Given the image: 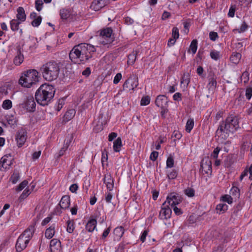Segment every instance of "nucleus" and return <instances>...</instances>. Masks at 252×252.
Segmentation results:
<instances>
[{
  "mask_svg": "<svg viewBox=\"0 0 252 252\" xmlns=\"http://www.w3.org/2000/svg\"><path fill=\"white\" fill-rule=\"evenodd\" d=\"M72 138H73L72 134H71L70 135H69V137H68V139H65V142H66V143L63 146V147L62 148V149L60 150V151L59 152V157H61L64 155L65 152L67 149L68 146H69L70 143L71 142V141L72 139Z\"/></svg>",
  "mask_w": 252,
  "mask_h": 252,
  "instance_id": "obj_26",
  "label": "nucleus"
},
{
  "mask_svg": "<svg viewBox=\"0 0 252 252\" xmlns=\"http://www.w3.org/2000/svg\"><path fill=\"white\" fill-rule=\"evenodd\" d=\"M2 108L4 109L8 110L12 107V102L9 99H6L3 101L2 105Z\"/></svg>",
  "mask_w": 252,
  "mask_h": 252,
  "instance_id": "obj_41",
  "label": "nucleus"
},
{
  "mask_svg": "<svg viewBox=\"0 0 252 252\" xmlns=\"http://www.w3.org/2000/svg\"><path fill=\"white\" fill-rule=\"evenodd\" d=\"M17 14H16L17 19L21 22H24L26 19V15L23 7H19L17 9Z\"/></svg>",
  "mask_w": 252,
  "mask_h": 252,
  "instance_id": "obj_24",
  "label": "nucleus"
},
{
  "mask_svg": "<svg viewBox=\"0 0 252 252\" xmlns=\"http://www.w3.org/2000/svg\"><path fill=\"white\" fill-rule=\"evenodd\" d=\"M221 200L224 202H227L228 204H231L233 202L232 197L228 194H225L221 197Z\"/></svg>",
  "mask_w": 252,
  "mask_h": 252,
  "instance_id": "obj_39",
  "label": "nucleus"
},
{
  "mask_svg": "<svg viewBox=\"0 0 252 252\" xmlns=\"http://www.w3.org/2000/svg\"><path fill=\"white\" fill-rule=\"evenodd\" d=\"M158 156V153L157 151H153L150 155V158L153 161L157 160Z\"/></svg>",
  "mask_w": 252,
  "mask_h": 252,
  "instance_id": "obj_61",
  "label": "nucleus"
},
{
  "mask_svg": "<svg viewBox=\"0 0 252 252\" xmlns=\"http://www.w3.org/2000/svg\"><path fill=\"white\" fill-rule=\"evenodd\" d=\"M28 182L27 180L23 181L20 185L17 187L16 190L18 191L22 190L24 189L28 185Z\"/></svg>",
  "mask_w": 252,
  "mask_h": 252,
  "instance_id": "obj_50",
  "label": "nucleus"
},
{
  "mask_svg": "<svg viewBox=\"0 0 252 252\" xmlns=\"http://www.w3.org/2000/svg\"><path fill=\"white\" fill-rule=\"evenodd\" d=\"M211 58L214 60H218L220 59V52L219 51L213 50L210 52Z\"/></svg>",
  "mask_w": 252,
  "mask_h": 252,
  "instance_id": "obj_44",
  "label": "nucleus"
},
{
  "mask_svg": "<svg viewBox=\"0 0 252 252\" xmlns=\"http://www.w3.org/2000/svg\"><path fill=\"white\" fill-rule=\"evenodd\" d=\"M189 82V73H184L181 79V84H185V85L187 86Z\"/></svg>",
  "mask_w": 252,
  "mask_h": 252,
  "instance_id": "obj_37",
  "label": "nucleus"
},
{
  "mask_svg": "<svg viewBox=\"0 0 252 252\" xmlns=\"http://www.w3.org/2000/svg\"><path fill=\"white\" fill-rule=\"evenodd\" d=\"M172 37L177 39L179 38V29L177 27H174L172 29Z\"/></svg>",
  "mask_w": 252,
  "mask_h": 252,
  "instance_id": "obj_56",
  "label": "nucleus"
},
{
  "mask_svg": "<svg viewBox=\"0 0 252 252\" xmlns=\"http://www.w3.org/2000/svg\"><path fill=\"white\" fill-rule=\"evenodd\" d=\"M236 8L237 5L236 4L231 5L228 13V15L229 17H233L234 16L235 12L236 11Z\"/></svg>",
  "mask_w": 252,
  "mask_h": 252,
  "instance_id": "obj_45",
  "label": "nucleus"
},
{
  "mask_svg": "<svg viewBox=\"0 0 252 252\" xmlns=\"http://www.w3.org/2000/svg\"><path fill=\"white\" fill-rule=\"evenodd\" d=\"M246 96L250 99L252 96V88H249L246 89Z\"/></svg>",
  "mask_w": 252,
  "mask_h": 252,
  "instance_id": "obj_64",
  "label": "nucleus"
},
{
  "mask_svg": "<svg viewBox=\"0 0 252 252\" xmlns=\"http://www.w3.org/2000/svg\"><path fill=\"white\" fill-rule=\"evenodd\" d=\"M69 12L67 10L62 9L60 10V16L62 19L66 20L69 17Z\"/></svg>",
  "mask_w": 252,
  "mask_h": 252,
  "instance_id": "obj_42",
  "label": "nucleus"
},
{
  "mask_svg": "<svg viewBox=\"0 0 252 252\" xmlns=\"http://www.w3.org/2000/svg\"><path fill=\"white\" fill-rule=\"evenodd\" d=\"M164 202L161 206V210L159 212V217L161 220H167L171 217L172 214L171 208Z\"/></svg>",
  "mask_w": 252,
  "mask_h": 252,
  "instance_id": "obj_12",
  "label": "nucleus"
},
{
  "mask_svg": "<svg viewBox=\"0 0 252 252\" xmlns=\"http://www.w3.org/2000/svg\"><path fill=\"white\" fill-rule=\"evenodd\" d=\"M148 233H149V230L146 229V230H145L142 233V234L140 236V240L142 243H144L145 241L146 237L148 235Z\"/></svg>",
  "mask_w": 252,
  "mask_h": 252,
  "instance_id": "obj_60",
  "label": "nucleus"
},
{
  "mask_svg": "<svg viewBox=\"0 0 252 252\" xmlns=\"http://www.w3.org/2000/svg\"><path fill=\"white\" fill-rule=\"evenodd\" d=\"M168 102V98L165 95H158L155 101L156 105L161 109H163L164 112H167Z\"/></svg>",
  "mask_w": 252,
  "mask_h": 252,
  "instance_id": "obj_11",
  "label": "nucleus"
},
{
  "mask_svg": "<svg viewBox=\"0 0 252 252\" xmlns=\"http://www.w3.org/2000/svg\"><path fill=\"white\" fill-rule=\"evenodd\" d=\"M113 30L111 28H107L101 31L99 34V42L105 45L112 43L114 40Z\"/></svg>",
  "mask_w": 252,
  "mask_h": 252,
  "instance_id": "obj_6",
  "label": "nucleus"
},
{
  "mask_svg": "<svg viewBox=\"0 0 252 252\" xmlns=\"http://www.w3.org/2000/svg\"><path fill=\"white\" fill-rule=\"evenodd\" d=\"M36 103L34 100L33 97L31 96L28 97L25 103V107L30 111L33 112L35 111Z\"/></svg>",
  "mask_w": 252,
  "mask_h": 252,
  "instance_id": "obj_19",
  "label": "nucleus"
},
{
  "mask_svg": "<svg viewBox=\"0 0 252 252\" xmlns=\"http://www.w3.org/2000/svg\"><path fill=\"white\" fill-rule=\"evenodd\" d=\"M43 77L48 81L56 80L59 76L60 70V65L56 62H49L40 67Z\"/></svg>",
  "mask_w": 252,
  "mask_h": 252,
  "instance_id": "obj_3",
  "label": "nucleus"
},
{
  "mask_svg": "<svg viewBox=\"0 0 252 252\" xmlns=\"http://www.w3.org/2000/svg\"><path fill=\"white\" fill-rule=\"evenodd\" d=\"M55 224H53L48 228H47L45 232V236L46 238L50 239L55 234Z\"/></svg>",
  "mask_w": 252,
  "mask_h": 252,
  "instance_id": "obj_27",
  "label": "nucleus"
},
{
  "mask_svg": "<svg viewBox=\"0 0 252 252\" xmlns=\"http://www.w3.org/2000/svg\"><path fill=\"white\" fill-rule=\"evenodd\" d=\"M241 58V54L239 53H234L230 58V61L234 63L237 64L239 63Z\"/></svg>",
  "mask_w": 252,
  "mask_h": 252,
  "instance_id": "obj_34",
  "label": "nucleus"
},
{
  "mask_svg": "<svg viewBox=\"0 0 252 252\" xmlns=\"http://www.w3.org/2000/svg\"><path fill=\"white\" fill-rule=\"evenodd\" d=\"M150 97L149 96L147 95L145 96H143L140 102V104L142 106H145L149 104L150 103Z\"/></svg>",
  "mask_w": 252,
  "mask_h": 252,
  "instance_id": "obj_46",
  "label": "nucleus"
},
{
  "mask_svg": "<svg viewBox=\"0 0 252 252\" xmlns=\"http://www.w3.org/2000/svg\"><path fill=\"white\" fill-rule=\"evenodd\" d=\"M75 114V111L74 109H70L65 113L63 117V121L67 122L73 118Z\"/></svg>",
  "mask_w": 252,
  "mask_h": 252,
  "instance_id": "obj_31",
  "label": "nucleus"
},
{
  "mask_svg": "<svg viewBox=\"0 0 252 252\" xmlns=\"http://www.w3.org/2000/svg\"><path fill=\"white\" fill-rule=\"evenodd\" d=\"M216 76L214 74H210L208 77V83L207 84V88L209 93L213 94L216 90L217 87V80Z\"/></svg>",
  "mask_w": 252,
  "mask_h": 252,
  "instance_id": "obj_14",
  "label": "nucleus"
},
{
  "mask_svg": "<svg viewBox=\"0 0 252 252\" xmlns=\"http://www.w3.org/2000/svg\"><path fill=\"white\" fill-rule=\"evenodd\" d=\"M105 0H94L91 7L95 11H98L105 5Z\"/></svg>",
  "mask_w": 252,
  "mask_h": 252,
  "instance_id": "obj_22",
  "label": "nucleus"
},
{
  "mask_svg": "<svg viewBox=\"0 0 252 252\" xmlns=\"http://www.w3.org/2000/svg\"><path fill=\"white\" fill-rule=\"evenodd\" d=\"M228 209V206L224 203H220L216 206L217 213L220 214L224 213Z\"/></svg>",
  "mask_w": 252,
  "mask_h": 252,
  "instance_id": "obj_30",
  "label": "nucleus"
},
{
  "mask_svg": "<svg viewBox=\"0 0 252 252\" xmlns=\"http://www.w3.org/2000/svg\"><path fill=\"white\" fill-rule=\"evenodd\" d=\"M128 243H126L124 242H121L118 246L116 250V252H124V250Z\"/></svg>",
  "mask_w": 252,
  "mask_h": 252,
  "instance_id": "obj_49",
  "label": "nucleus"
},
{
  "mask_svg": "<svg viewBox=\"0 0 252 252\" xmlns=\"http://www.w3.org/2000/svg\"><path fill=\"white\" fill-rule=\"evenodd\" d=\"M241 79H244V83H247L249 80V73L247 70L244 71L241 76Z\"/></svg>",
  "mask_w": 252,
  "mask_h": 252,
  "instance_id": "obj_51",
  "label": "nucleus"
},
{
  "mask_svg": "<svg viewBox=\"0 0 252 252\" xmlns=\"http://www.w3.org/2000/svg\"><path fill=\"white\" fill-rule=\"evenodd\" d=\"M13 158L10 154L5 155L0 159V170L9 169L13 164Z\"/></svg>",
  "mask_w": 252,
  "mask_h": 252,
  "instance_id": "obj_9",
  "label": "nucleus"
},
{
  "mask_svg": "<svg viewBox=\"0 0 252 252\" xmlns=\"http://www.w3.org/2000/svg\"><path fill=\"white\" fill-rule=\"evenodd\" d=\"M138 52L137 51H133L131 53L129 54L127 57V63L129 65H132L135 63L137 55Z\"/></svg>",
  "mask_w": 252,
  "mask_h": 252,
  "instance_id": "obj_28",
  "label": "nucleus"
},
{
  "mask_svg": "<svg viewBox=\"0 0 252 252\" xmlns=\"http://www.w3.org/2000/svg\"><path fill=\"white\" fill-rule=\"evenodd\" d=\"M70 199L69 195H64L61 198L59 205L63 209H66L69 206Z\"/></svg>",
  "mask_w": 252,
  "mask_h": 252,
  "instance_id": "obj_21",
  "label": "nucleus"
},
{
  "mask_svg": "<svg viewBox=\"0 0 252 252\" xmlns=\"http://www.w3.org/2000/svg\"><path fill=\"white\" fill-rule=\"evenodd\" d=\"M249 26L245 21H243L240 28L234 30V32L237 31L238 33L244 32L248 29Z\"/></svg>",
  "mask_w": 252,
  "mask_h": 252,
  "instance_id": "obj_38",
  "label": "nucleus"
},
{
  "mask_svg": "<svg viewBox=\"0 0 252 252\" xmlns=\"http://www.w3.org/2000/svg\"><path fill=\"white\" fill-rule=\"evenodd\" d=\"M177 175L178 173L177 171L175 169H173L167 174V177L169 179H174L177 177Z\"/></svg>",
  "mask_w": 252,
  "mask_h": 252,
  "instance_id": "obj_48",
  "label": "nucleus"
},
{
  "mask_svg": "<svg viewBox=\"0 0 252 252\" xmlns=\"http://www.w3.org/2000/svg\"><path fill=\"white\" fill-rule=\"evenodd\" d=\"M122 146V140L120 137H118L114 141L113 143V149L116 152H118L120 151L121 148Z\"/></svg>",
  "mask_w": 252,
  "mask_h": 252,
  "instance_id": "obj_32",
  "label": "nucleus"
},
{
  "mask_svg": "<svg viewBox=\"0 0 252 252\" xmlns=\"http://www.w3.org/2000/svg\"><path fill=\"white\" fill-rule=\"evenodd\" d=\"M30 241L27 239L24 238L21 235L18 237L16 245V250L18 252H21L24 250L27 246V245L29 243Z\"/></svg>",
  "mask_w": 252,
  "mask_h": 252,
  "instance_id": "obj_15",
  "label": "nucleus"
},
{
  "mask_svg": "<svg viewBox=\"0 0 252 252\" xmlns=\"http://www.w3.org/2000/svg\"><path fill=\"white\" fill-rule=\"evenodd\" d=\"M19 174L18 173H14L11 177L12 183L16 184L19 179Z\"/></svg>",
  "mask_w": 252,
  "mask_h": 252,
  "instance_id": "obj_55",
  "label": "nucleus"
},
{
  "mask_svg": "<svg viewBox=\"0 0 252 252\" xmlns=\"http://www.w3.org/2000/svg\"><path fill=\"white\" fill-rule=\"evenodd\" d=\"M190 48L193 54H195L197 49V41L196 39L193 40L190 45Z\"/></svg>",
  "mask_w": 252,
  "mask_h": 252,
  "instance_id": "obj_40",
  "label": "nucleus"
},
{
  "mask_svg": "<svg viewBox=\"0 0 252 252\" xmlns=\"http://www.w3.org/2000/svg\"><path fill=\"white\" fill-rule=\"evenodd\" d=\"M185 194L189 197H193L194 195V190L192 188H188L185 190Z\"/></svg>",
  "mask_w": 252,
  "mask_h": 252,
  "instance_id": "obj_54",
  "label": "nucleus"
},
{
  "mask_svg": "<svg viewBox=\"0 0 252 252\" xmlns=\"http://www.w3.org/2000/svg\"><path fill=\"white\" fill-rule=\"evenodd\" d=\"M27 132L24 129L18 130L16 135V140L19 148L21 147L25 143L27 139Z\"/></svg>",
  "mask_w": 252,
  "mask_h": 252,
  "instance_id": "obj_13",
  "label": "nucleus"
},
{
  "mask_svg": "<svg viewBox=\"0 0 252 252\" xmlns=\"http://www.w3.org/2000/svg\"><path fill=\"white\" fill-rule=\"evenodd\" d=\"M124 232L125 229L123 226H121L115 228L113 231L115 235V239H116L117 240H119L123 236Z\"/></svg>",
  "mask_w": 252,
  "mask_h": 252,
  "instance_id": "obj_25",
  "label": "nucleus"
},
{
  "mask_svg": "<svg viewBox=\"0 0 252 252\" xmlns=\"http://www.w3.org/2000/svg\"><path fill=\"white\" fill-rule=\"evenodd\" d=\"M138 85V78L135 75L130 76L124 83L123 90L126 91L133 90Z\"/></svg>",
  "mask_w": 252,
  "mask_h": 252,
  "instance_id": "obj_7",
  "label": "nucleus"
},
{
  "mask_svg": "<svg viewBox=\"0 0 252 252\" xmlns=\"http://www.w3.org/2000/svg\"><path fill=\"white\" fill-rule=\"evenodd\" d=\"M220 148L219 147H217L214 150L213 152L211 154V157H212L214 159H216L218 157L219 153L220 151Z\"/></svg>",
  "mask_w": 252,
  "mask_h": 252,
  "instance_id": "obj_62",
  "label": "nucleus"
},
{
  "mask_svg": "<svg viewBox=\"0 0 252 252\" xmlns=\"http://www.w3.org/2000/svg\"><path fill=\"white\" fill-rule=\"evenodd\" d=\"M209 38L212 41H215L219 38L218 33L215 32H211L209 33Z\"/></svg>",
  "mask_w": 252,
  "mask_h": 252,
  "instance_id": "obj_58",
  "label": "nucleus"
},
{
  "mask_svg": "<svg viewBox=\"0 0 252 252\" xmlns=\"http://www.w3.org/2000/svg\"><path fill=\"white\" fill-rule=\"evenodd\" d=\"M66 231L69 233H72L75 229L74 221L73 220H68L67 222Z\"/></svg>",
  "mask_w": 252,
  "mask_h": 252,
  "instance_id": "obj_33",
  "label": "nucleus"
},
{
  "mask_svg": "<svg viewBox=\"0 0 252 252\" xmlns=\"http://www.w3.org/2000/svg\"><path fill=\"white\" fill-rule=\"evenodd\" d=\"M55 89L52 85L44 84L36 91L35 98L37 102L41 105L45 106L54 96Z\"/></svg>",
  "mask_w": 252,
  "mask_h": 252,
  "instance_id": "obj_2",
  "label": "nucleus"
},
{
  "mask_svg": "<svg viewBox=\"0 0 252 252\" xmlns=\"http://www.w3.org/2000/svg\"><path fill=\"white\" fill-rule=\"evenodd\" d=\"M38 74L35 69L28 70L22 74L19 83L24 87L30 88L38 82Z\"/></svg>",
  "mask_w": 252,
  "mask_h": 252,
  "instance_id": "obj_5",
  "label": "nucleus"
},
{
  "mask_svg": "<svg viewBox=\"0 0 252 252\" xmlns=\"http://www.w3.org/2000/svg\"><path fill=\"white\" fill-rule=\"evenodd\" d=\"M194 126V120L192 119H189L187 121L186 126V130L188 132H190Z\"/></svg>",
  "mask_w": 252,
  "mask_h": 252,
  "instance_id": "obj_36",
  "label": "nucleus"
},
{
  "mask_svg": "<svg viewBox=\"0 0 252 252\" xmlns=\"http://www.w3.org/2000/svg\"><path fill=\"white\" fill-rule=\"evenodd\" d=\"M201 169L205 174H211L212 173V162L208 158H205L201 162Z\"/></svg>",
  "mask_w": 252,
  "mask_h": 252,
  "instance_id": "obj_16",
  "label": "nucleus"
},
{
  "mask_svg": "<svg viewBox=\"0 0 252 252\" xmlns=\"http://www.w3.org/2000/svg\"><path fill=\"white\" fill-rule=\"evenodd\" d=\"M95 52V47L89 44L81 43L75 46L70 51L69 57L75 63H83L92 57V53Z\"/></svg>",
  "mask_w": 252,
  "mask_h": 252,
  "instance_id": "obj_1",
  "label": "nucleus"
},
{
  "mask_svg": "<svg viewBox=\"0 0 252 252\" xmlns=\"http://www.w3.org/2000/svg\"><path fill=\"white\" fill-rule=\"evenodd\" d=\"M22 22L17 19H12L10 22L11 30L13 32L17 31L19 30V25Z\"/></svg>",
  "mask_w": 252,
  "mask_h": 252,
  "instance_id": "obj_29",
  "label": "nucleus"
},
{
  "mask_svg": "<svg viewBox=\"0 0 252 252\" xmlns=\"http://www.w3.org/2000/svg\"><path fill=\"white\" fill-rule=\"evenodd\" d=\"M8 94V92L7 87H4L0 88V98L2 97L3 95H6Z\"/></svg>",
  "mask_w": 252,
  "mask_h": 252,
  "instance_id": "obj_59",
  "label": "nucleus"
},
{
  "mask_svg": "<svg viewBox=\"0 0 252 252\" xmlns=\"http://www.w3.org/2000/svg\"><path fill=\"white\" fill-rule=\"evenodd\" d=\"M239 127L238 118L235 116L230 115L227 117L224 121L220 125L217 130L218 134L230 132L233 133Z\"/></svg>",
  "mask_w": 252,
  "mask_h": 252,
  "instance_id": "obj_4",
  "label": "nucleus"
},
{
  "mask_svg": "<svg viewBox=\"0 0 252 252\" xmlns=\"http://www.w3.org/2000/svg\"><path fill=\"white\" fill-rule=\"evenodd\" d=\"M113 198V194L112 193L109 192L105 193V199L107 203H111V200Z\"/></svg>",
  "mask_w": 252,
  "mask_h": 252,
  "instance_id": "obj_57",
  "label": "nucleus"
},
{
  "mask_svg": "<svg viewBox=\"0 0 252 252\" xmlns=\"http://www.w3.org/2000/svg\"><path fill=\"white\" fill-rule=\"evenodd\" d=\"M35 8L38 11H41L42 8L43 2L42 0H36L35 2Z\"/></svg>",
  "mask_w": 252,
  "mask_h": 252,
  "instance_id": "obj_52",
  "label": "nucleus"
},
{
  "mask_svg": "<svg viewBox=\"0 0 252 252\" xmlns=\"http://www.w3.org/2000/svg\"><path fill=\"white\" fill-rule=\"evenodd\" d=\"M181 201L182 198L180 196L175 192H172L168 195L164 202L167 203L171 207H173L179 204Z\"/></svg>",
  "mask_w": 252,
  "mask_h": 252,
  "instance_id": "obj_10",
  "label": "nucleus"
},
{
  "mask_svg": "<svg viewBox=\"0 0 252 252\" xmlns=\"http://www.w3.org/2000/svg\"><path fill=\"white\" fill-rule=\"evenodd\" d=\"M61 246V242L57 239H53L50 243L51 252H58Z\"/></svg>",
  "mask_w": 252,
  "mask_h": 252,
  "instance_id": "obj_23",
  "label": "nucleus"
},
{
  "mask_svg": "<svg viewBox=\"0 0 252 252\" xmlns=\"http://www.w3.org/2000/svg\"><path fill=\"white\" fill-rule=\"evenodd\" d=\"M230 193L232 196H235L236 198H239L240 190L238 187L233 186L230 190Z\"/></svg>",
  "mask_w": 252,
  "mask_h": 252,
  "instance_id": "obj_35",
  "label": "nucleus"
},
{
  "mask_svg": "<svg viewBox=\"0 0 252 252\" xmlns=\"http://www.w3.org/2000/svg\"><path fill=\"white\" fill-rule=\"evenodd\" d=\"M64 104V100L63 99H60L58 102V105L56 106V109L57 111H60Z\"/></svg>",
  "mask_w": 252,
  "mask_h": 252,
  "instance_id": "obj_53",
  "label": "nucleus"
},
{
  "mask_svg": "<svg viewBox=\"0 0 252 252\" xmlns=\"http://www.w3.org/2000/svg\"><path fill=\"white\" fill-rule=\"evenodd\" d=\"M34 230V225H31L27 229H26L20 235L24 237V238L27 239L28 240L30 241V240L33 236Z\"/></svg>",
  "mask_w": 252,
  "mask_h": 252,
  "instance_id": "obj_18",
  "label": "nucleus"
},
{
  "mask_svg": "<svg viewBox=\"0 0 252 252\" xmlns=\"http://www.w3.org/2000/svg\"><path fill=\"white\" fill-rule=\"evenodd\" d=\"M97 224L96 220L93 218H91L90 220L87 223L85 228L89 232H92L96 228Z\"/></svg>",
  "mask_w": 252,
  "mask_h": 252,
  "instance_id": "obj_20",
  "label": "nucleus"
},
{
  "mask_svg": "<svg viewBox=\"0 0 252 252\" xmlns=\"http://www.w3.org/2000/svg\"><path fill=\"white\" fill-rule=\"evenodd\" d=\"M42 21V17L40 16L37 17L32 22L33 27H37L39 26Z\"/></svg>",
  "mask_w": 252,
  "mask_h": 252,
  "instance_id": "obj_43",
  "label": "nucleus"
},
{
  "mask_svg": "<svg viewBox=\"0 0 252 252\" xmlns=\"http://www.w3.org/2000/svg\"><path fill=\"white\" fill-rule=\"evenodd\" d=\"M15 55L13 59V63L16 65H20L24 60L23 55V45L17 44L15 49Z\"/></svg>",
  "mask_w": 252,
  "mask_h": 252,
  "instance_id": "obj_8",
  "label": "nucleus"
},
{
  "mask_svg": "<svg viewBox=\"0 0 252 252\" xmlns=\"http://www.w3.org/2000/svg\"><path fill=\"white\" fill-rule=\"evenodd\" d=\"M103 182L106 184L108 190L111 191L114 188V180L109 173L105 175L103 178Z\"/></svg>",
  "mask_w": 252,
  "mask_h": 252,
  "instance_id": "obj_17",
  "label": "nucleus"
},
{
  "mask_svg": "<svg viewBox=\"0 0 252 252\" xmlns=\"http://www.w3.org/2000/svg\"><path fill=\"white\" fill-rule=\"evenodd\" d=\"M122 79V74L120 73H118L115 76L113 83L115 84H118Z\"/></svg>",
  "mask_w": 252,
  "mask_h": 252,
  "instance_id": "obj_63",
  "label": "nucleus"
},
{
  "mask_svg": "<svg viewBox=\"0 0 252 252\" xmlns=\"http://www.w3.org/2000/svg\"><path fill=\"white\" fill-rule=\"evenodd\" d=\"M174 160L172 157L170 156L168 157L166 160V167L172 168L174 166Z\"/></svg>",
  "mask_w": 252,
  "mask_h": 252,
  "instance_id": "obj_47",
  "label": "nucleus"
}]
</instances>
